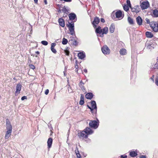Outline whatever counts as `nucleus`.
I'll use <instances>...</instances> for the list:
<instances>
[{
	"label": "nucleus",
	"mask_w": 158,
	"mask_h": 158,
	"mask_svg": "<svg viewBox=\"0 0 158 158\" xmlns=\"http://www.w3.org/2000/svg\"><path fill=\"white\" fill-rule=\"evenodd\" d=\"M69 24H67V27H69V30H72L74 29V23H69Z\"/></svg>",
	"instance_id": "4be33fe9"
},
{
	"label": "nucleus",
	"mask_w": 158,
	"mask_h": 158,
	"mask_svg": "<svg viewBox=\"0 0 158 158\" xmlns=\"http://www.w3.org/2000/svg\"><path fill=\"white\" fill-rule=\"evenodd\" d=\"M127 6H128L130 8L131 6L130 0H127Z\"/></svg>",
	"instance_id": "f704fd0d"
},
{
	"label": "nucleus",
	"mask_w": 158,
	"mask_h": 158,
	"mask_svg": "<svg viewBox=\"0 0 158 158\" xmlns=\"http://www.w3.org/2000/svg\"><path fill=\"white\" fill-rule=\"evenodd\" d=\"M51 133L50 134V135H52V131L51 130Z\"/></svg>",
	"instance_id": "0e129e2a"
},
{
	"label": "nucleus",
	"mask_w": 158,
	"mask_h": 158,
	"mask_svg": "<svg viewBox=\"0 0 158 158\" xmlns=\"http://www.w3.org/2000/svg\"><path fill=\"white\" fill-rule=\"evenodd\" d=\"M128 21L130 24L132 25L134 23L133 19L130 17L127 19Z\"/></svg>",
	"instance_id": "c85d7f7f"
},
{
	"label": "nucleus",
	"mask_w": 158,
	"mask_h": 158,
	"mask_svg": "<svg viewBox=\"0 0 158 158\" xmlns=\"http://www.w3.org/2000/svg\"><path fill=\"white\" fill-rule=\"evenodd\" d=\"M80 100H84V96L82 94L81 95Z\"/></svg>",
	"instance_id": "09e8293b"
},
{
	"label": "nucleus",
	"mask_w": 158,
	"mask_h": 158,
	"mask_svg": "<svg viewBox=\"0 0 158 158\" xmlns=\"http://www.w3.org/2000/svg\"><path fill=\"white\" fill-rule=\"evenodd\" d=\"M102 51L103 53L105 55L109 54L110 52V49L106 45L102 47Z\"/></svg>",
	"instance_id": "39448f33"
},
{
	"label": "nucleus",
	"mask_w": 158,
	"mask_h": 158,
	"mask_svg": "<svg viewBox=\"0 0 158 158\" xmlns=\"http://www.w3.org/2000/svg\"><path fill=\"white\" fill-rule=\"evenodd\" d=\"M63 10H64V11L65 12H68V10L65 8H64Z\"/></svg>",
	"instance_id": "603ef678"
},
{
	"label": "nucleus",
	"mask_w": 158,
	"mask_h": 158,
	"mask_svg": "<svg viewBox=\"0 0 158 158\" xmlns=\"http://www.w3.org/2000/svg\"><path fill=\"white\" fill-rule=\"evenodd\" d=\"M95 32L96 33L99 34L100 35L102 34V29L100 26H98V27L95 30Z\"/></svg>",
	"instance_id": "5701e85b"
},
{
	"label": "nucleus",
	"mask_w": 158,
	"mask_h": 158,
	"mask_svg": "<svg viewBox=\"0 0 158 158\" xmlns=\"http://www.w3.org/2000/svg\"><path fill=\"white\" fill-rule=\"evenodd\" d=\"M150 27L155 32L158 31V24L156 22H152L150 24Z\"/></svg>",
	"instance_id": "f03ea898"
},
{
	"label": "nucleus",
	"mask_w": 158,
	"mask_h": 158,
	"mask_svg": "<svg viewBox=\"0 0 158 158\" xmlns=\"http://www.w3.org/2000/svg\"><path fill=\"white\" fill-rule=\"evenodd\" d=\"M68 41L67 39L64 38L62 40V44L64 45H65L68 43Z\"/></svg>",
	"instance_id": "7c9ffc66"
},
{
	"label": "nucleus",
	"mask_w": 158,
	"mask_h": 158,
	"mask_svg": "<svg viewBox=\"0 0 158 158\" xmlns=\"http://www.w3.org/2000/svg\"><path fill=\"white\" fill-rule=\"evenodd\" d=\"M137 150L129 152V155L131 157H134L137 155Z\"/></svg>",
	"instance_id": "ddd939ff"
},
{
	"label": "nucleus",
	"mask_w": 158,
	"mask_h": 158,
	"mask_svg": "<svg viewBox=\"0 0 158 158\" xmlns=\"http://www.w3.org/2000/svg\"><path fill=\"white\" fill-rule=\"evenodd\" d=\"M154 68L155 69H158V64L157 63H156L154 67Z\"/></svg>",
	"instance_id": "79ce46f5"
},
{
	"label": "nucleus",
	"mask_w": 158,
	"mask_h": 158,
	"mask_svg": "<svg viewBox=\"0 0 158 158\" xmlns=\"http://www.w3.org/2000/svg\"><path fill=\"white\" fill-rule=\"evenodd\" d=\"M123 157H124L123 155H122L121 156V158H123Z\"/></svg>",
	"instance_id": "680f3d73"
},
{
	"label": "nucleus",
	"mask_w": 158,
	"mask_h": 158,
	"mask_svg": "<svg viewBox=\"0 0 158 158\" xmlns=\"http://www.w3.org/2000/svg\"><path fill=\"white\" fill-rule=\"evenodd\" d=\"M82 83V81H81L80 83V84H81V83Z\"/></svg>",
	"instance_id": "338daca9"
},
{
	"label": "nucleus",
	"mask_w": 158,
	"mask_h": 158,
	"mask_svg": "<svg viewBox=\"0 0 158 158\" xmlns=\"http://www.w3.org/2000/svg\"><path fill=\"white\" fill-rule=\"evenodd\" d=\"M12 132L6 131L5 135V139H8L11 135V133Z\"/></svg>",
	"instance_id": "bb28decb"
},
{
	"label": "nucleus",
	"mask_w": 158,
	"mask_h": 158,
	"mask_svg": "<svg viewBox=\"0 0 158 158\" xmlns=\"http://www.w3.org/2000/svg\"><path fill=\"white\" fill-rule=\"evenodd\" d=\"M68 91L69 92V93H71L72 92V90H71V91H69V89H68Z\"/></svg>",
	"instance_id": "052dcab7"
},
{
	"label": "nucleus",
	"mask_w": 158,
	"mask_h": 158,
	"mask_svg": "<svg viewBox=\"0 0 158 158\" xmlns=\"http://www.w3.org/2000/svg\"><path fill=\"white\" fill-rule=\"evenodd\" d=\"M44 2L45 4H47V1L46 0H44Z\"/></svg>",
	"instance_id": "6e6d98bb"
},
{
	"label": "nucleus",
	"mask_w": 158,
	"mask_h": 158,
	"mask_svg": "<svg viewBox=\"0 0 158 158\" xmlns=\"http://www.w3.org/2000/svg\"><path fill=\"white\" fill-rule=\"evenodd\" d=\"M84 72H85V73H87V69H85L84 70Z\"/></svg>",
	"instance_id": "864d4df0"
},
{
	"label": "nucleus",
	"mask_w": 158,
	"mask_h": 158,
	"mask_svg": "<svg viewBox=\"0 0 158 158\" xmlns=\"http://www.w3.org/2000/svg\"><path fill=\"white\" fill-rule=\"evenodd\" d=\"M34 2L35 3H37L38 2V0H34Z\"/></svg>",
	"instance_id": "5fc2aeb1"
},
{
	"label": "nucleus",
	"mask_w": 158,
	"mask_h": 158,
	"mask_svg": "<svg viewBox=\"0 0 158 158\" xmlns=\"http://www.w3.org/2000/svg\"><path fill=\"white\" fill-rule=\"evenodd\" d=\"M52 141V139L51 138H48L47 141L48 148H50L51 147Z\"/></svg>",
	"instance_id": "6ab92c4d"
},
{
	"label": "nucleus",
	"mask_w": 158,
	"mask_h": 158,
	"mask_svg": "<svg viewBox=\"0 0 158 158\" xmlns=\"http://www.w3.org/2000/svg\"><path fill=\"white\" fill-rule=\"evenodd\" d=\"M115 28V26L114 23H112L109 28L110 32L112 33L114 32Z\"/></svg>",
	"instance_id": "412c9836"
},
{
	"label": "nucleus",
	"mask_w": 158,
	"mask_h": 158,
	"mask_svg": "<svg viewBox=\"0 0 158 158\" xmlns=\"http://www.w3.org/2000/svg\"><path fill=\"white\" fill-rule=\"evenodd\" d=\"M65 53L67 55L69 56V52L68 50H66L65 51Z\"/></svg>",
	"instance_id": "49530a36"
},
{
	"label": "nucleus",
	"mask_w": 158,
	"mask_h": 158,
	"mask_svg": "<svg viewBox=\"0 0 158 158\" xmlns=\"http://www.w3.org/2000/svg\"><path fill=\"white\" fill-rule=\"evenodd\" d=\"M150 79H151V80H152L153 81H154V79H153V78L152 77H151V78H150Z\"/></svg>",
	"instance_id": "e2e57ef3"
},
{
	"label": "nucleus",
	"mask_w": 158,
	"mask_h": 158,
	"mask_svg": "<svg viewBox=\"0 0 158 158\" xmlns=\"http://www.w3.org/2000/svg\"><path fill=\"white\" fill-rule=\"evenodd\" d=\"M84 131H83L78 133V136L81 138H87L88 137L87 135L85 134Z\"/></svg>",
	"instance_id": "1a4fd4ad"
},
{
	"label": "nucleus",
	"mask_w": 158,
	"mask_h": 158,
	"mask_svg": "<svg viewBox=\"0 0 158 158\" xmlns=\"http://www.w3.org/2000/svg\"><path fill=\"white\" fill-rule=\"evenodd\" d=\"M142 10L146 9L149 6V3L148 1L143 2L140 5Z\"/></svg>",
	"instance_id": "0eeeda50"
},
{
	"label": "nucleus",
	"mask_w": 158,
	"mask_h": 158,
	"mask_svg": "<svg viewBox=\"0 0 158 158\" xmlns=\"http://www.w3.org/2000/svg\"><path fill=\"white\" fill-rule=\"evenodd\" d=\"M56 44L55 43H52L51 44V50L52 52L54 54H56L57 52V51L56 49L54 48V47L56 46Z\"/></svg>",
	"instance_id": "dca6fc26"
},
{
	"label": "nucleus",
	"mask_w": 158,
	"mask_h": 158,
	"mask_svg": "<svg viewBox=\"0 0 158 158\" xmlns=\"http://www.w3.org/2000/svg\"><path fill=\"white\" fill-rule=\"evenodd\" d=\"M139 158H146V156L145 155H141Z\"/></svg>",
	"instance_id": "8fccbe9b"
},
{
	"label": "nucleus",
	"mask_w": 158,
	"mask_h": 158,
	"mask_svg": "<svg viewBox=\"0 0 158 158\" xmlns=\"http://www.w3.org/2000/svg\"><path fill=\"white\" fill-rule=\"evenodd\" d=\"M115 15L116 18L118 19L121 18V19L123 18V17H122V12L120 10L117 11L115 13Z\"/></svg>",
	"instance_id": "2eb2a0df"
},
{
	"label": "nucleus",
	"mask_w": 158,
	"mask_h": 158,
	"mask_svg": "<svg viewBox=\"0 0 158 158\" xmlns=\"http://www.w3.org/2000/svg\"><path fill=\"white\" fill-rule=\"evenodd\" d=\"M87 106L88 108L90 109V111L93 114V115H95L94 114V111L93 110V108H92L91 107L89 106L88 105H87Z\"/></svg>",
	"instance_id": "473e14b6"
},
{
	"label": "nucleus",
	"mask_w": 158,
	"mask_h": 158,
	"mask_svg": "<svg viewBox=\"0 0 158 158\" xmlns=\"http://www.w3.org/2000/svg\"><path fill=\"white\" fill-rule=\"evenodd\" d=\"M61 1H64L66 2H70L72 1V0H60Z\"/></svg>",
	"instance_id": "c03bdc74"
},
{
	"label": "nucleus",
	"mask_w": 158,
	"mask_h": 158,
	"mask_svg": "<svg viewBox=\"0 0 158 158\" xmlns=\"http://www.w3.org/2000/svg\"><path fill=\"white\" fill-rule=\"evenodd\" d=\"M58 22L60 26L62 27L65 26V23L63 19L61 18H60L58 19Z\"/></svg>",
	"instance_id": "a211bd4d"
},
{
	"label": "nucleus",
	"mask_w": 158,
	"mask_h": 158,
	"mask_svg": "<svg viewBox=\"0 0 158 158\" xmlns=\"http://www.w3.org/2000/svg\"><path fill=\"white\" fill-rule=\"evenodd\" d=\"M29 67L30 68L32 69H35V66L33 64H29Z\"/></svg>",
	"instance_id": "a19ab883"
},
{
	"label": "nucleus",
	"mask_w": 158,
	"mask_h": 158,
	"mask_svg": "<svg viewBox=\"0 0 158 158\" xmlns=\"http://www.w3.org/2000/svg\"><path fill=\"white\" fill-rule=\"evenodd\" d=\"M101 22H102V23H104L105 22L104 19L103 18H102L101 19Z\"/></svg>",
	"instance_id": "3c124183"
},
{
	"label": "nucleus",
	"mask_w": 158,
	"mask_h": 158,
	"mask_svg": "<svg viewBox=\"0 0 158 158\" xmlns=\"http://www.w3.org/2000/svg\"><path fill=\"white\" fill-rule=\"evenodd\" d=\"M119 53L121 55H125L127 53V50L125 48H122L119 51Z\"/></svg>",
	"instance_id": "393cba45"
},
{
	"label": "nucleus",
	"mask_w": 158,
	"mask_h": 158,
	"mask_svg": "<svg viewBox=\"0 0 158 158\" xmlns=\"http://www.w3.org/2000/svg\"><path fill=\"white\" fill-rule=\"evenodd\" d=\"M130 8L131 12L133 13H138L140 11L139 6L138 5H135L133 7L131 6Z\"/></svg>",
	"instance_id": "20e7f679"
},
{
	"label": "nucleus",
	"mask_w": 158,
	"mask_h": 158,
	"mask_svg": "<svg viewBox=\"0 0 158 158\" xmlns=\"http://www.w3.org/2000/svg\"><path fill=\"white\" fill-rule=\"evenodd\" d=\"M75 152L76 153V155L77 156V158H81V156L80 154L79 153V151L78 150L77 151L76 150Z\"/></svg>",
	"instance_id": "72a5a7b5"
},
{
	"label": "nucleus",
	"mask_w": 158,
	"mask_h": 158,
	"mask_svg": "<svg viewBox=\"0 0 158 158\" xmlns=\"http://www.w3.org/2000/svg\"><path fill=\"white\" fill-rule=\"evenodd\" d=\"M75 68H76V69L75 70V71L77 72H78V65L77 64H76L75 66Z\"/></svg>",
	"instance_id": "4c0bfd02"
},
{
	"label": "nucleus",
	"mask_w": 158,
	"mask_h": 158,
	"mask_svg": "<svg viewBox=\"0 0 158 158\" xmlns=\"http://www.w3.org/2000/svg\"><path fill=\"white\" fill-rule=\"evenodd\" d=\"M146 37L148 38H152L153 37V34L150 32L147 31L145 33Z\"/></svg>",
	"instance_id": "a878e982"
},
{
	"label": "nucleus",
	"mask_w": 158,
	"mask_h": 158,
	"mask_svg": "<svg viewBox=\"0 0 158 158\" xmlns=\"http://www.w3.org/2000/svg\"><path fill=\"white\" fill-rule=\"evenodd\" d=\"M41 44L45 46L47 45L48 44V42L46 41H42L41 42Z\"/></svg>",
	"instance_id": "c9c22d12"
},
{
	"label": "nucleus",
	"mask_w": 158,
	"mask_h": 158,
	"mask_svg": "<svg viewBox=\"0 0 158 158\" xmlns=\"http://www.w3.org/2000/svg\"><path fill=\"white\" fill-rule=\"evenodd\" d=\"M63 73H64V76H66V74L65 72V71H64L63 72Z\"/></svg>",
	"instance_id": "bf43d9fd"
},
{
	"label": "nucleus",
	"mask_w": 158,
	"mask_h": 158,
	"mask_svg": "<svg viewBox=\"0 0 158 158\" xmlns=\"http://www.w3.org/2000/svg\"><path fill=\"white\" fill-rule=\"evenodd\" d=\"M27 99V97L26 96H23L22 97V98H21V100H24V99Z\"/></svg>",
	"instance_id": "a18cd8bd"
},
{
	"label": "nucleus",
	"mask_w": 158,
	"mask_h": 158,
	"mask_svg": "<svg viewBox=\"0 0 158 158\" xmlns=\"http://www.w3.org/2000/svg\"><path fill=\"white\" fill-rule=\"evenodd\" d=\"M6 125L7 131L12 132V127L9 120L8 119L6 120Z\"/></svg>",
	"instance_id": "7ed1b4c3"
},
{
	"label": "nucleus",
	"mask_w": 158,
	"mask_h": 158,
	"mask_svg": "<svg viewBox=\"0 0 158 158\" xmlns=\"http://www.w3.org/2000/svg\"><path fill=\"white\" fill-rule=\"evenodd\" d=\"M91 107L92 108H93V110H94V114L95 115H96V114L97 111V107L96 102L94 100L92 101L91 102Z\"/></svg>",
	"instance_id": "6e6552de"
},
{
	"label": "nucleus",
	"mask_w": 158,
	"mask_h": 158,
	"mask_svg": "<svg viewBox=\"0 0 158 158\" xmlns=\"http://www.w3.org/2000/svg\"><path fill=\"white\" fill-rule=\"evenodd\" d=\"M49 91V90L48 89H47L45 92V94L46 95H47L48 94Z\"/></svg>",
	"instance_id": "de8ad7c7"
},
{
	"label": "nucleus",
	"mask_w": 158,
	"mask_h": 158,
	"mask_svg": "<svg viewBox=\"0 0 158 158\" xmlns=\"http://www.w3.org/2000/svg\"><path fill=\"white\" fill-rule=\"evenodd\" d=\"M108 31V28L107 27H105L103 29H102V34L100 35V36L101 37H103V35L106 34Z\"/></svg>",
	"instance_id": "f8f14e48"
},
{
	"label": "nucleus",
	"mask_w": 158,
	"mask_h": 158,
	"mask_svg": "<svg viewBox=\"0 0 158 158\" xmlns=\"http://www.w3.org/2000/svg\"><path fill=\"white\" fill-rule=\"evenodd\" d=\"M79 104L80 105H83L84 104V100H80V101H79Z\"/></svg>",
	"instance_id": "e433bc0d"
},
{
	"label": "nucleus",
	"mask_w": 158,
	"mask_h": 158,
	"mask_svg": "<svg viewBox=\"0 0 158 158\" xmlns=\"http://www.w3.org/2000/svg\"><path fill=\"white\" fill-rule=\"evenodd\" d=\"M129 8H130L129 6L126 5H124L123 6V8L124 10L127 12L129 10Z\"/></svg>",
	"instance_id": "2f4dec72"
},
{
	"label": "nucleus",
	"mask_w": 158,
	"mask_h": 158,
	"mask_svg": "<svg viewBox=\"0 0 158 158\" xmlns=\"http://www.w3.org/2000/svg\"><path fill=\"white\" fill-rule=\"evenodd\" d=\"M153 15L155 17H158V10H154L153 11Z\"/></svg>",
	"instance_id": "c756f323"
},
{
	"label": "nucleus",
	"mask_w": 158,
	"mask_h": 158,
	"mask_svg": "<svg viewBox=\"0 0 158 158\" xmlns=\"http://www.w3.org/2000/svg\"><path fill=\"white\" fill-rule=\"evenodd\" d=\"M99 121L98 119H97V121L96 120L90 121L89 123V125L91 127L96 129L99 126Z\"/></svg>",
	"instance_id": "f257e3e1"
},
{
	"label": "nucleus",
	"mask_w": 158,
	"mask_h": 158,
	"mask_svg": "<svg viewBox=\"0 0 158 158\" xmlns=\"http://www.w3.org/2000/svg\"><path fill=\"white\" fill-rule=\"evenodd\" d=\"M68 16L69 19L71 21H74L73 23L75 22L77 20V17L76 15L74 13H71L69 14Z\"/></svg>",
	"instance_id": "423d86ee"
},
{
	"label": "nucleus",
	"mask_w": 158,
	"mask_h": 158,
	"mask_svg": "<svg viewBox=\"0 0 158 158\" xmlns=\"http://www.w3.org/2000/svg\"><path fill=\"white\" fill-rule=\"evenodd\" d=\"M69 42L71 43V44L73 45H75L77 44V42L75 40H69Z\"/></svg>",
	"instance_id": "cd10ccee"
},
{
	"label": "nucleus",
	"mask_w": 158,
	"mask_h": 158,
	"mask_svg": "<svg viewBox=\"0 0 158 158\" xmlns=\"http://www.w3.org/2000/svg\"><path fill=\"white\" fill-rule=\"evenodd\" d=\"M145 20L146 21V23L147 24H150L151 23L150 22V20L148 18H146L145 19Z\"/></svg>",
	"instance_id": "37998d69"
},
{
	"label": "nucleus",
	"mask_w": 158,
	"mask_h": 158,
	"mask_svg": "<svg viewBox=\"0 0 158 158\" xmlns=\"http://www.w3.org/2000/svg\"><path fill=\"white\" fill-rule=\"evenodd\" d=\"M94 95L91 93H88L85 95V97L88 99H91L93 97Z\"/></svg>",
	"instance_id": "b1692460"
},
{
	"label": "nucleus",
	"mask_w": 158,
	"mask_h": 158,
	"mask_svg": "<svg viewBox=\"0 0 158 158\" xmlns=\"http://www.w3.org/2000/svg\"><path fill=\"white\" fill-rule=\"evenodd\" d=\"M155 83L158 86V75L157 76L155 80Z\"/></svg>",
	"instance_id": "ea45409f"
},
{
	"label": "nucleus",
	"mask_w": 158,
	"mask_h": 158,
	"mask_svg": "<svg viewBox=\"0 0 158 158\" xmlns=\"http://www.w3.org/2000/svg\"><path fill=\"white\" fill-rule=\"evenodd\" d=\"M70 32V34L71 35H73L75 34L74 29L72 30H69Z\"/></svg>",
	"instance_id": "58836bf2"
},
{
	"label": "nucleus",
	"mask_w": 158,
	"mask_h": 158,
	"mask_svg": "<svg viewBox=\"0 0 158 158\" xmlns=\"http://www.w3.org/2000/svg\"><path fill=\"white\" fill-rule=\"evenodd\" d=\"M90 142V139L88 141V142Z\"/></svg>",
	"instance_id": "69168bd1"
},
{
	"label": "nucleus",
	"mask_w": 158,
	"mask_h": 158,
	"mask_svg": "<svg viewBox=\"0 0 158 158\" xmlns=\"http://www.w3.org/2000/svg\"><path fill=\"white\" fill-rule=\"evenodd\" d=\"M136 21L138 24L139 25H141L142 23V19L141 17L139 16H138L136 18Z\"/></svg>",
	"instance_id": "f3484780"
},
{
	"label": "nucleus",
	"mask_w": 158,
	"mask_h": 158,
	"mask_svg": "<svg viewBox=\"0 0 158 158\" xmlns=\"http://www.w3.org/2000/svg\"><path fill=\"white\" fill-rule=\"evenodd\" d=\"M35 53L38 54H39L40 52L38 51H37L35 52Z\"/></svg>",
	"instance_id": "4d7b16f0"
},
{
	"label": "nucleus",
	"mask_w": 158,
	"mask_h": 158,
	"mask_svg": "<svg viewBox=\"0 0 158 158\" xmlns=\"http://www.w3.org/2000/svg\"><path fill=\"white\" fill-rule=\"evenodd\" d=\"M22 85H21L19 83L17 84L16 86V93H18L19 94L20 93V91H21V88H22Z\"/></svg>",
	"instance_id": "4468645a"
},
{
	"label": "nucleus",
	"mask_w": 158,
	"mask_h": 158,
	"mask_svg": "<svg viewBox=\"0 0 158 158\" xmlns=\"http://www.w3.org/2000/svg\"><path fill=\"white\" fill-rule=\"evenodd\" d=\"M78 56L79 59H82L85 57V53L83 52H80L78 54Z\"/></svg>",
	"instance_id": "aec40b11"
},
{
	"label": "nucleus",
	"mask_w": 158,
	"mask_h": 158,
	"mask_svg": "<svg viewBox=\"0 0 158 158\" xmlns=\"http://www.w3.org/2000/svg\"><path fill=\"white\" fill-rule=\"evenodd\" d=\"M127 155H124V157L123 158H127Z\"/></svg>",
	"instance_id": "13d9d810"
},
{
	"label": "nucleus",
	"mask_w": 158,
	"mask_h": 158,
	"mask_svg": "<svg viewBox=\"0 0 158 158\" xmlns=\"http://www.w3.org/2000/svg\"><path fill=\"white\" fill-rule=\"evenodd\" d=\"M84 131L85 133L87 135H91L92 134L93 132V131L91 129L88 127H86Z\"/></svg>",
	"instance_id": "9b49d317"
},
{
	"label": "nucleus",
	"mask_w": 158,
	"mask_h": 158,
	"mask_svg": "<svg viewBox=\"0 0 158 158\" xmlns=\"http://www.w3.org/2000/svg\"><path fill=\"white\" fill-rule=\"evenodd\" d=\"M100 22V19L99 18L96 17L94 18V20L92 23L93 26L94 27H95L97 26V25Z\"/></svg>",
	"instance_id": "9d476101"
},
{
	"label": "nucleus",
	"mask_w": 158,
	"mask_h": 158,
	"mask_svg": "<svg viewBox=\"0 0 158 158\" xmlns=\"http://www.w3.org/2000/svg\"><path fill=\"white\" fill-rule=\"evenodd\" d=\"M157 62H158V57H157Z\"/></svg>",
	"instance_id": "774afa93"
}]
</instances>
